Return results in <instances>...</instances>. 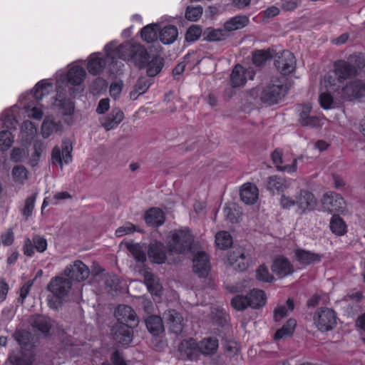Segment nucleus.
Masks as SVG:
<instances>
[{"instance_id":"f257e3e1","label":"nucleus","mask_w":365,"mask_h":365,"mask_svg":"<svg viewBox=\"0 0 365 365\" xmlns=\"http://www.w3.org/2000/svg\"><path fill=\"white\" fill-rule=\"evenodd\" d=\"M112 58L118 57L126 61H131L140 68L146 66L150 57L146 49L140 44L124 43L108 51Z\"/></svg>"},{"instance_id":"f03ea898","label":"nucleus","mask_w":365,"mask_h":365,"mask_svg":"<svg viewBox=\"0 0 365 365\" xmlns=\"http://www.w3.org/2000/svg\"><path fill=\"white\" fill-rule=\"evenodd\" d=\"M290 87L285 77L273 76L269 86L262 92L260 99L269 105L278 103L287 94Z\"/></svg>"},{"instance_id":"7ed1b4c3","label":"nucleus","mask_w":365,"mask_h":365,"mask_svg":"<svg viewBox=\"0 0 365 365\" xmlns=\"http://www.w3.org/2000/svg\"><path fill=\"white\" fill-rule=\"evenodd\" d=\"M71 288V281L63 277H53L47 285V289L52 296L48 297V304L52 309H57L62 300L68 295Z\"/></svg>"},{"instance_id":"20e7f679","label":"nucleus","mask_w":365,"mask_h":365,"mask_svg":"<svg viewBox=\"0 0 365 365\" xmlns=\"http://www.w3.org/2000/svg\"><path fill=\"white\" fill-rule=\"evenodd\" d=\"M193 237L187 229L174 230L170 232L168 242L169 251L175 254H183L191 249Z\"/></svg>"},{"instance_id":"39448f33","label":"nucleus","mask_w":365,"mask_h":365,"mask_svg":"<svg viewBox=\"0 0 365 365\" xmlns=\"http://www.w3.org/2000/svg\"><path fill=\"white\" fill-rule=\"evenodd\" d=\"M218 340L212 337L205 338L198 344H197L194 339H191L182 342L180 349H182L184 348H187L189 349L185 351L186 354L189 356L194 354L192 348L197 346L202 354L208 355L215 353L218 348Z\"/></svg>"},{"instance_id":"423d86ee","label":"nucleus","mask_w":365,"mask_h":365,"mask_svg":"<svg viewBox=\"0 0 365 365\" xmlns=\"http://www.w3.org/2000/svg\"><path fill=\"white\" fill-rule=\"evenodd\" d=\"M314 324L321 331H328L333 329L337 324L335 312L329 308L319 309L314 317Z\"/></svg>"},{"instance_id":"0eeeda50","label":"nucleus","mask_w":365,"mask_h":365,"mask_svg":"<svg viewBox=\"0 0 365 365\" xmlns=\"http://www.w3.org/2000/svg\"><path fill=\"white\" fill-rule=\"evenodd\" d=\"M274 66L282 75L292 73L296 68V58L292 53L284 50L275 55Z\"/></svg>"},{"instance_id":"6e6552de","label":"nucleus","mask_w":365,"mask_h":365,"mask_svg":"<svg viewBox=\"0 0 365 365\" xmlns=\"http://www.w3.org/2000/svg\"><path fill=\"white\" fill-rule=\"evenodd\" d=\"M322 207L325 211L330 213H343L346 210L345 201L343 197L334 192H329L323 195Z\"/></svg>"},{"instance_id":"1a4fd4ad","label":"nucleus","mask_w":365,"mask_h":365,"mask_svg":"<svg viewBox=\"0 0 365 365\" xmlns=\"http://www.w3.org/2000/svg\"><path fill=\"white\" fill-rule=\"evenodd\" d=\"M342 96L349 101L365 100V83L360 80L349 82L343 88Z\"/></svg>"},{"instance_id":"9d476101","label":"nucleus","mask_w":365,"mask_h":365,"mask_svg":"<svg viewBox=\"0 0 365 365\" xmlns=\"http://www.w3.org/2000/svg\"><path fill=\"white\" fill-rule=\"evenodd\" d=\"M65 276L68 279H71L78 282L86 279L89 274L90 270L88 267L81 260H76L72 264L66 267L63 271Z\"/></svg>"},{"instance_id":"9b49d317","label":"nucleus","mask_w":365,"mask_h":365,"mask_svg":"<svg viewBox=\"0 0 365 365\" xmlns=\"http://www.w3.org/2000/svg\"><path fill=\"white\" fill-rule=\"evenodd\" d=\"M115 316L120 324L135 327L138 324L136 314L130 306L119 305L115 312Z\"/></svg>"},{"instance_id":"f8f14e48","label":"nucleus","mask_w":365,"mask_h":365,"mask_svg":"<svg viewBox=\"0 0 365 365\" xmlns=\"http://www.w3.org/2000/svg\"><path fill=\"white\" fill-rule=\"evenodd\" d=\"M296 205L300 213L313 210L317 205V199L313 193L307 190H301L296 196Z\"/></svg>"},{"instance_id":"ddd939ff","label":"nucleus","mask_w":365,"mask_h":365,"mask_svg":"<svg viewBox=\"0 0 365 365\" xmlns=\"http://www.w3.org/2000/svg\"><path fill=\"white\" fill-rule=\"evenodd\" d=\"M72 146L63 143L62 145V149L61 150L59 147L55 146L53 148L51 159L52 163L57 165H59L61 168H63V164H69L72 160Z\"/></svg>"},{"instance_id":"4468645a","label":"nucleus","mask_w":365,"mask_h":365,"mask_svg":"<svg viewBox=\"0 0 365 365\" xmlns=\"http://www.w3.org/2000/svg\"><path fill=\"white\" fill-rule=\"evenodd\" d=\"M210 269V259L203 251L197 252L193 258V270L200 277H206Z\"/></svg>"},{"instance_id":"2eb2a0df","label":"nucleus","mask_w":365,"mask_h":365,"mask_svg":"<svg viewBox=\"0 0 365 365\" xmlns=\"http://www.w3.org/2000/svg\"><path fill=\"white\" fill-rule=\"evenodd\" d=\"M334 67V73L340 82L355 76L357 74L356 66L344 60L336 61Z\"/></svg>"},{"instance_id":"dca6fc26","label":"nucleus","mask_w":365,"mask_h":365,"mask_svg":"<svg viewBox=\"0 0 365 365\" xmlns=\"http://www.w3.org/2000/svg\"><path fill=\"white\" fill-rule=\"evenodd\" d=\"M133 327H129L125 324H118L115 325L113 329V339L119 344L127 345L132 341Z\"/></svg>"},{"instance_id":"f3484780","label":"nucleus","mask_w":365,"mask_h":365,"mask_svg":"<svg viewBox=\"0 0 365 365\" xmlns=\"http://www.w3.org/2000/svg\"><path fill=\"white\" fill-rule=\"evenodd\" d=\"M163 319L171 331L178 334L182 331V317L175 310H168L163 314Z\"/></svg>"},{"instance_id":"a211bd4d","label":"nucleus","mask_w":365,"mask_h":365,"mask_svg":"<svg viewBox=\"0 0 365 365\" xmlns=\"http://www.w3.org/2000/svg\"><path fill=\"white\" fill-rule=\"evenodd\" d=\"M124 113L118 109L114 108L111 113L106 116H103L100 119L101 125L106 130H110L118 125L123 120Z\"/></svg>"},{"instance_id":"6ab92c4d","label":"nucleus","mask_w":365,"mask_h":365,"mask_svg":"<svg viewBox=\"0 0 365 365\" xmlns=\"http://www.w3.org/2000/svg\"><path fill=\"white\" fill-rule=\"evenodd\" d=\"M272 270L279 278H283L292 274L294 268L287 259L277 257L273 262Z\"/></svg>"},{"instance_id":"aec40b11","label":"nucleus","mask_w":365,"mask_h":365,"mask_svg":"<svg viewBox=\"0 0 365 365\" xmlns=\"http://www.w3.org/2000/svg\"><path fill=\"white\" fill-rule=\"evenodd\" d=\"M312 105L305 103L300 106L299 122L303 126L315 127L319 125V119L310 116Z\"/></svg>"},{"instance_id":"412c9836","label":"nucleus","mask_w":365,"mask_h":365,"mask_svg":"<svg viewBox=\"0 0 365 365\" xmlns=\"http://www.w3.org/2000/svg\"><path fill=\"white\" fill-rule=\"evenodd\" d=\"M231 265L240 271L246 270L249 267V259L245 257L243 249L239 247L234 250L229 256Z\"/></svg>"},{"instance_id":"4be33fe9","label":"nucleus","mask_w":365,"mask_h":365,"mask_svg":"<svg viewBox=\"0 0 365 365\" xmlns=\"http://www.w3.org/2000/svg\"><path fill=\"white\" fill-rule=\"evenodd\" d=\"M144 283L152 295H161L163 289L162 285L159 282V279L153 273L145 272Z\"/></svg>"},{"instance_id":"5701e85b","label":"nucleus","mask_w":365,"mask_h":365,"mask_svg":"<svg viewBox=\"0 0 365 365\" xmlns=\"http://www.w3.org/2000/svg\"><path fill=\"white\" fill-rule=\"evenodd\" d=\"M145 220L149 225L158 227L165 222V215L162 210L151 208L145 215Z\"/></svg>"},{"instance_id":"b1692460","label":"nucleus","mask_w":365,"mask_h":365,"mask_svg":"<svg viewBox=\"0 0 365 365\" xmlns=\"http://www.w3.org/2000/svg\"><path fill=\"white\" fill-rule=\"evenodd\" d=\"M272 159L275 165L276 168L279 171H286L288 173H294L297 168V159H294L291 165L282 166V153L278 150H275L272 153Z\"/></svg>"},{"instance_id":"393cba45","label":"nucleus","mask_w":365,"mask_h":365,"mask_svg":"<svg viewBox=\"0 0 365 365\" xmlns=\"http://www.w3.org/2000/svg\"><path fill=\"white\" fill-rule=\"evenodd\" d=\"M148 257L155 263H164L166 256L163 244L160 242L151 244L148 251Z\"/></svg>"},{"instance_id":"a878e982","label":"nucleus","mask_w":365,"mask_h":365,"mask_svg":"<svg viewBox=\"0 0 365 365\" xmlns=\"http://www.w3.org/2000/svg\"><path fill=\"white\" fill-rule=\"evenodd\" d=\"M13 365H31L34 361V356L29 351H22L17 353H12L9 358Z\"/></svg>"},{"instance_id":"bb28decb","label":"nucleus","mask_w":365,"mask_h":365,"mask_svg":"<svg viewBox=\"0 0 365 365\" xmlns=\"http://www.w3.org/2000/svg\"><path fill=\"white\" fill-rule=\"evenodd\" d=\"M297 259L304 265H309L312 263L319 262L322 259V255L313 253L304 250H297L295 252Z\"/></svg>"},{"instance_id":"cd10ccee","label":"nucleus","mask_w":365,"mask_h":365,"mask_svg":"<svg viewBox=\"0 0 365 365\" xmlns=\"http://www.w3.org/2000/svg\"><path fill=\"white\" fill-rule=\"evenodd\" d=\"M61 125L60 123L54 121V120L47 116L44 118L41 125V134L44 138H47L54 132L61 130Z\"/></svg>"},{"instance_id":"c85d7f7f","label":"nucleus","mask_w":365,"mask_h":365,"mask_svg":"<svg viewBox=\"0 0 365 365\" xmlns=\"http://www.w3.org/2000/svg\"><path fill=\"white\" fill-rule=\"evenodd\" d=\"M249 24V18L245 16H237L227 21L224 28L227 31L240 29Z\"/></svg>"},{"instance_id":"c756f323","label":"nucleus","mask_w":365,"mask_h":365,"mask_svg":"<svg viewBox=\"0 0 365 365\" xmlns=\"http://www.w3.org/2000/svg\"><path fill=\"white\" fill-rule=\"evenodd\" d=\"M297 326V321L294 319H288L282 328L279 329L274 334V339L280 340L283 338L290 336L293 334L295 327Z\"/></svg>"},{"instance_id":"7c9ffc66","label":"nucleus","mask_w":365,"mask_h":365,"mask_svg":"<svg viewBox=\"0 0 365 365\" xmlns=\"http://www.w3.org/2000/svg\"><path fill=\"white\" fill-rule=\"evenodd\" d=\"M86 76L85 69L79 66H72L67 73L68 81L73 85L81 84Z\"/></svg>"},{"instance_id":"2f4dec72","label":"nucleus","mask_w":365,"mask_h":365,"mask_svg":"<svg viewBox=\"0 0 365 365\" xmlns=\"http://www.w3.org/2000/svg\"><path fill=\"white\" fill-rule=\"evenodd\" d=\"M106 66V61L97 55H91L88 63V72L93 75L101 73Z\"/></svg>"},{"instance_id":"473e14b6","label":"nucleus","mask_w":365,"mask_h":365,"mask_svg":"<svg viewBox=\"0 0 365 365\" xmlns=\"http://www.w3.org/2000/svg\"><path fill=\"white\" fill-rule=\"evenodd\" d=\"M230 81L233 87L244 86L247 82L245 75V69L242 66L237 65L232 70L230 75Z\"/></svg>"},{"instance_id":"72a5a7b5","label":"nucleus","mask_w":365,"mask_h":365,"mask_svg":"<svg viewBox=\"0 0 365 365\" xmlns=\"http://www.w3.org/2000/svg\"><path fill=\"white\" fill-rule=\"evenodd\" d=\"M161 42L164 44L173 43L178 37V29L174 26H165L159 35Z\"/></svg>"},{"instance_id":"f704fd0d","label":"nucleus","mask_w":365,"mask_h":365,"mask_svg":"<svg viewBox=\"0 0 365 365\" xmlns=\"http://www.w3.org/2000/svg\"><path fill=\"white\" fill-rule=\"evenodd\" d=\"M272 58V53L270 49L256 50L252 53V64L261 67Z\"/></svg>"},{"instance_id":"c9c22d12","label":"nucleus","mask_w":365,"mask_h":365,"mask_svg":"<svg viewBox=\"0 0 365 365\" xmlns=\"http://www.w3.org/2000/svg\"><path fill=\"white\" fill-rule=\"evenodd\" d=\"M146 327L153 335H158L163 330V319L161 317L153 315L146 319Z\"/></svg>"},{"instance_id":"e433bc0d","label":"nucleus","mask_w":365,"mask_h":365,"mask_svg":"<svg viewBox=\"0 0 365 365\" xmlns=\"http://www.w3.org/2000/svg\"><path fill=\"white\" fill-rule=\"evenodd\" d=\"M150 83L146 78H140L136 82L134 89L130 93V97L136 100L140 95L145 93L150 87Z\"/></svg>"},{"instance_id":"4c0bfd02","label":"nucleus","mask_w":365,"mask_h":365,"mask_svg":"<svg viewBox=\"0 0 365 365\" xmlns=\"http://www.w3.org/2000/svg\"><path fill=\"white\" fill-rule=\"evenodd\" d=\"M215 244L221 250L227 249L232 245V237L227 231L218 232L215 235Z\"/></svg>"},{"instance_id":"58836bf2","label":"nucleus","mask_w":365,"mask_h":365,"mask_svg":"<svg viewBox=\"0 0 365 365\" xmlns=\"http://www.w3.org/2000/svg\"><path fill=\"white\" fill-rule=\"evenodd\" d=\"M159 28L156 24H149L141 30L142 38L148 42L152 43L157 39Z\"/></svg>"},{"instance_id":"ea45409f","label":"nucleus","mask_w":365,"mask_h":365,"mask_svg":"<svg viewBox=\"0 0 365 365\" xmlns=\"http://www.w3.org/2000/svg\"><path fill=\"white\" fill-rule=\"evenodd\" d=\"M125 247L137 261L144 262L146 260L145 252L138 243L128 242Z\"/></svg>"},{"instance_id":"a19ab883","label":"nucleus","mask_w":365,"mask_h":365,"mask_svg":"<svg viewBox=\"0 0 365 365\" xmlns=\"http://www.w3.org/2000/svg\"><path fill=\"white\" fill-rule=\"evenodd\" d=\"M147 73L149 76H155L159 73L163 66V59L160 56H154L147 62Z\"/></svg>"},{"instance_id":"79ce46f5","label":"nucleus","mask_w":365,"mask_h":365,"mask_svg":"<svg viewBox=\"0 0 365 365\" xmlns=\"http://www.w3.org/2000/svg\"><path fill=\"white\" fill-rule=\"evenodd\" d=\"M286 180L277 175H272L268 178L267 188L271 191H281L285 189Z\"/></svg>"},{"instance_id":"37998d69","label":"nucleus","mask_w":365,"mask_h":365,"mask_svg":"<svg viewBox=\"0 0 365 365\" xmlns=\"http://www.w3.org/2000/svg\"><path fill=\"white\" fill-rule=\"evenodd\" d=\"M32 326L43 334H46L51 327V319L46 317L38 316L34 319Z\"/></svg>"},{"instance_id":"c03bdc74","label":"nucleus","mask_w":365,"mask_h":365,"mask_svg":"<svg viewBox=\"0 0 365 365\" xmlns=\"http://www.w3.org/2000/svg\"><path fill=\"white\" fill-rule=\"evenodd\" d=\"M346 225L339 215H334L330 221V229L331 230L338 235H342L346 232Z\"/></svg>"},{"instance_id":"a18cd8bd","label":"nucleus","mask_w":365,"mask_h":365,"mask_svg":"<svg viewBox=\"0 0 365 365\" xmlns=\"http://www.w3.org/2000/svg\"><path fill=\"white\" fill-rule=\"evenodd\" d=\"M37 132L35 124L29 120H26L21 125V134L22 137L25 138L26 141L34 138Z\"/></svg>"},{"instance_id":"49530a36","label":"nucleus","mask_w":365,"mask_h":365,"mask_svg":"<svg viewBox=\"0 0 365 365\" xmlns=\"http://www.w3.org/2000/svg\"><path fill=\"white\" fill-rule=\"evenodd\" d=\"M13 143L14 137L10 131H0V150H7L11 147Z\"/></svg>"},{"instance_id":"de8ad7c7","label":"nucleus","mask_w":365,"mask_h":365,"mask_svg":"<svg viewBox=\"0 0 365 365\" xmlns=\"http://www.w3.org/2000/svg\"><path fill=\"white\" fill-rule=\"evenodd\" d=\"M53 85L46 82H39L36 84L34 92V97L36 100H41L43 97L49 93L52 90Z\"/></svg>"},{"instance_id":"09e8293b","label":"nucleus","mask_w":365,"mask_h":365,"mask_svg":"<svg viewBox=\"0 0 365 365\" xmlns=\"http://www.w3.org/2000/svg\"><path fill=\"white\" fill-rule=\"evenodd\" d=\"M231 304L235 309L243 310L251 304L250 297L237 295L232 299Z\"/></svg>"},{"instance_id":"8fccbe9b","label":"nucleus","mask_w":365,"mask_h":365,"mask_svg":"<svg viewBox=\"0 0 365 365\" xmlns=\"http://www.w3.org/2000/svg\"><path fill=\"white\" fill-rule=\"evenodd\" d=\"M266 295L264 291L252 289V309H259L266 303Z\"/></svg>"},{"instance_id":"3c124183","label":"nucleus","mask_w":365,"mask_h":365,"mask_svg":"<svg viewBox=\"0 0 365 365\" xmlns=\"http://www.w3.org/2000/svg\"><path fill=\"white\" fill-rule=\"evenodd\" d=\"M12 175L16 182L23 184L27 179V170L23 165H16L12 170Z\"/></svg>"},{"instance_id":"603ef678","label":"nucleus","mask_w":365,"mask_h":365,"mask_svg":"<svg viewBox=\"0 0 365 365\" xmlns=\"http://www.w3.org/2000/svg\"><path fill=\"white\" fill-rule=\"evenodd\" d=\"M256 279L263 282H271L274 279V277L264 264H261L256 270Z\"/></svg>"},{"instance_id":"864d4df0","label":"nucleus","mask_w":365,"mask_h":365,"mask_svg":"<svg viewBox=\"0 0 365 365\" xmlns=\"http://www.w3.org/2000/svg\"><path fill=\"white\" fill-rule=\"evenodd\" d=\"M13 337L21 346H27L29 343L31 334L29 332L23 330L17 329L14 334Z\"/></svg>"},{"instance_id":"5fc2aeb1","label":"nucleus","mask_w":365,"mask_h":365,"mask_svg":"<svg viewBox=\"0 0 365 365\" xmlns=\"http://www.w3.org/2000/svg\"><path fill=\"white\" fill-rule=\"evenodd\" d=\"M202 14V8L200 6H188L185 11V17L190 21H197Z\"/></svg>"},{"instance_id":"6e6d98bb","label":"nucleus","mask_w":365,"mask_h":365,"mask_svg":"<svg viewBox=\"0 0 365 365\" xmlns=\"http://www.w3.org/2000/svg\"><path fill=\"white\" fill-rule=\"evenodd\" d=\"M225 29H212L208 30L207 38L210 41H219L225 40L227 37Z\"/></svg>"},{"instance_id":"4d7b16f0","label":"nucleus","mask_w":365,"mask_h":365,"mask_svg":"<svg viewBox=\"0 0 365 365\" xmlns=\"http://www.w3.org/2000/svg\"><path fill=\"white\" fill-rule=\"evenodd\" d=\"M225 217L232 223L237 222L239 216L235 205H229L223 209Z\"/></svg>"},{"instance_id":"13d9d810","label":"nucleus","mask_w":365,"mask_h":365,"mask_svg":"<svg viewBox=\"0 0 365 365\" xmlns=\"http://www.w3.org/2000/svg\"><path fill=\"white\" fill-rule=\"evenodd\" d=\"M241 200L246 205L251 204V183L247 182L244 183L240 191Z\"/></svg>"},{"instance_id":"bf43d9fd","label":"nucleus","mask_w":365,"mask_h":365,"mask_svg":"<svg viewBox=\"0 0 365 365\" xmlns=\"http://www.w3.org/2000/svg\"><path fill=\"white\" fill-rule=\"evenodd\" d=\"M202 34V29L195 25L190 26L185 34V39L187 41L193 42L197 40Z\"/></svg>"},{"instance_id":"052dcab7","label":"nucleus","mask_w":365,"mask_h":365,"mask_svg":"<svg viewBox=\"0 0 365 365\" xmlns=\"http://www.w3.org/2000/svg\"><path fill=\"white\" fill-rule=\"evenodd\" d=\"M35 200L36 197L34 195L29 196L26 199L25 207L22 210V214L25 217L26 220L32 215V212L34 209Z\"/></svg>"},{"instance_id":"680f3d73","label":"nucleus","mask_w":365,"mask_h":365,"mask_svg":"<svg viewBox=\"0 0 365 365\" xmlns=\"http://www.w3.org/2000/svg\"><path fill=\"white\" fill-rule=\"evenodd\" d=\"M213 319L220 326L225 325L229 319L228 314L223 309H217L215 312H212Z\"/></svg>"},{"instance_id":"e2e57ef3","label":"nucleus","mask_w":365,"mask_h":365,"mask_svg":"<svg viewBox=\"0 0 365 365\" xmlns=\"http://www.w3.org/2000/svg\"><path fill=\"white\" fill-rule=\"evenodd\" d=\"M34 246L38 252H43L47 249L46 240L40 235H35L32 238Z\"/></svg>"},{"instance_id":"0e129e2a","label":"nucleus","mask_w":365,"mask_h":365,"mask_svg":"<svg viewBox=\"0 0 365 365\" xmlns=\"http://www.w3.org/2000/svg\"><path fill=\"white\" fill-rule=\"evenodd\" d=\"M135 230V226L130 222H127L125 225H123V226L118 227L115 230V235L118 237H123L125 235H128V234H130V233L134 232Z\"/></svg>"},{"instance_id":"69168bd1","label":"nucleus","mask_w":365,"mask_h":365,"mask_svg":"<svg viewBox=\"0 0 365 365\" xmlns=\"http://www.w3.org/2000/svg\"><path fill=\"white\" fill-rule=\"evenodd\" d=\"M27 115L29 118H32L36 120H41L43 117V111L41 108L38 107H26Z\"/></svg>"},{"instance_id":"338daca9","label":"nucleus","mask_w":365,"mask_h":365,"mask_svg":"<svg viewBox=\"0 0 365 365\" xmlns=\"http://www.w3.org/2000/svg\"><path fill=\"white\" fill-rule=\"evenodd\" d=\"M319 102L322 108L329 109L333 103V98L329 93H323L319 96Z\"/></svg>"},{"instance_id":"774afa93","label":"nucleus","mask_w":365,"mask_h":365,"mask_svg":"<svg viewBox=\"0 0 365 365\" xmlns=\"http://www.w3.org/2000/svg\"><path fill=\"white\" fill-rule=\"evenodd\" d=\"M250 93L249 92L242 93L241 94V110L245 113H250L251 109L250 107Z\"/></svg>"}]
</instances>
